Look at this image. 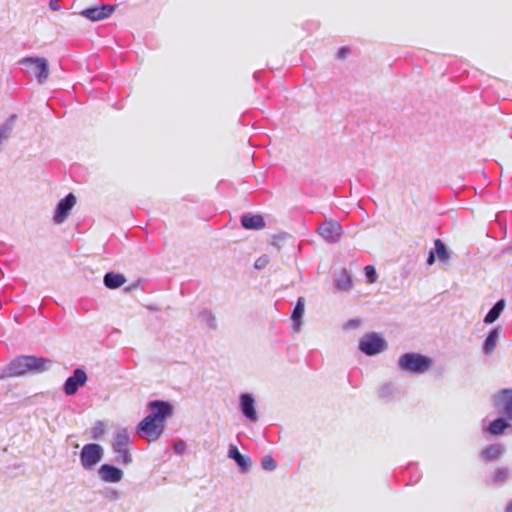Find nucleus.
Returning a JSON list of instances; mask_svg holds the SVG:
<instances>
[{"label": "nucleus", "mask_w": 512, "mask_h": 512, "mask_svg": "<svg viewBox=\"0 0 512 512\" xmlns=\"http://www.w3.org/2000/svg\"><path fill=\"white\" fill-rule=\"evenodd\" d=\"M51 360L32 355H22L13 359L1 372L0 379L19 377L28 372L41 373L48 369Z\"/></svg>", "instance_id": "1"}, {"label": "nucleus", "mask_w": 512, "mask_h": 512, "mask_svg": "<svg viewBox=\"0 0 512 512\" xmlns=\"http://www.w3.org/2000/svg\"><path fill=\"white\" fill-rule=\"evenodd\" d=\"M131 438L127 428H119L113 434L112 449L119 464L129 465L132 462L130 453Z\"/></svg>", "instance_id": "2"}, {"label": "nucleus", "mask_w": 512, "mask_h": 512, "mask_svg": "<svg viewBox=\"0 0 512 512\" xmlns=\"http://www.w3.org/2000/svg\"><path fill=\"white\" fill-rule=\"evenodd\" d=\"M399 368L410 374H422L432 366V360L426 355L409 352L400 356Z\"/></svg>", "instance_id": "3"}, {"label": "nucleus", "mask_w": 512, "mask_h": 512, "mask_svg": "<svg viewBox=\"0 0 512 512\" xmlns=\"http://www.w3.org/2000/svg\"><path fill=\"white\" fill-rule=\"evenodd\" d=\"M104 456V449L100 444L89 443L82 447L80 452V463L83 469L92 470L101 462Z\"/></svg>", "instance_id": "4"}, {"label": "nucleus", "mask_w": 512, "mask_h": 512, "mask_svg": "<svg viewBox=\"0 0 512 512\" xmlns=\"http://www.w3.org/2000/svg\"><path fill=\"white\" fill-rule=\"evenodd\" d=\"M358 348L365 355L374 356L387 349V342L379 334L371 332L361 338Z\"/></svg>", "instance_id": "5"}, {"label": "nucleus", "mask_w": 512, "mask_h": 512, "mask_svg": "<svg viewBox=\"0 0 512 512\" xmlns=\"http://www.w3.org/2000/svg\"><path fill=\"white\" fill-rule=\"evenodd\" d=\"M150 413L147 415L152 421L165 426L166 420L173 414V406L163 400H153L147 405Z\"/></svg>", "instance_id": "6"}, {"label": "nucleus", "mask_w": 512, "mask_h": 512, "mask_svg": "<svg viewBox=\"0 0 512 512\" xmlns=\"http://www.w3.org/2000/svg\"><path fill=\"white\" fill-rule=\"evenodd\" d=\"M20 65L31 68L37 81L44 84L49 77L48 61L43 57H26L20 60Z\"/></svg>", "instance_id": "7"}, {"label": "nucleus", "mask_w": 512, "mask_h": 512, "mask_svg": "<svg viewBox=\"0 0 512 512\" xmlns=\"http://www.w3.org/2000/svg\"><path fill=\"white\" fill-rule=\"evenodd\" d=\"M164 429L165 427L163 424H158L147 416L142 421H140L137 426L138 434L150 442L158 440L163 434Z\"/></svg>", "instance_id": "8"}, {"label": "nucleus", "mask_w": 512, "mask_h": 512, "mask_svg": "<svg viewBox=\"0 0 512 512\" xmlns=\"http://www.w3.org/2000/svg\"><path fill=\"white\" fill-rule=\"evenodd\" d=\"M88 380L87 373L82 368L74 369L71 376H69L63 384V391L67 396L75 395L78 390L83 387Z\"/></svg>", "instance_id": "9"}, {"label": "nucleus", "mask_w": 512, "mask_h": 512, "mask_svg": "<svg viewBox=\"0 0 512 512\" xmlns=\"http://www.w3.org/2000/svg\"><path fill=\"white\" fill-rule=\"evenodd\" d=\"M319 235L328 243H337L342 235V226L335 220H325L318 227Z\"/></svg>", "instance_id": "10"}, {"label": "nucleus", "mask_w": 512, "mask_h": 512, "mask_svg": "<svg viewBox=\"0 0 512 512\" xmlns=\"http://www.w3.org/2000/svg\"><path fill=\"white\" fill-rule=\"evenodd\" d=\"M512 479V469L507 466L497 467L485 478V484L491 487H502Z\"/></svg>", "instance_id": "11"}, {"label": "nucleus", "mask_w": 512, "mask_h": 512, "mask_svg": "<svg viewBox=\"0 0 512 512\" xmlns=\"http://www.w3.org/2000/svg\"><path fill=\"white\" fill-rule=\"evenodd\" d=\"M76 204V197L73 193L67 194L63 199H61L55 209V214L53 216V221L56 224L63 223L69 216L72 208Z\"/></svg>", "instance_id": "12"}, {"label": "nucleus", "mask_w": 512, "mask_h": 512, "mask_svg": "<svg viewBox=\"0 0 512 512\" xmlns=\"http://www.w3.org/2000/svg\"><path fill=\"white\" fill-rule=\"evenodd\" d=\"M115 10V6L111 4H105L101 6L90 7L84 9L81 15L91 21H100L108 18Z\"/></svg>", "instance_id": "13"}, {"label": "nucleus", "mask_w": 512, "mask_h": 512, "mask_svg": "<svg viewBox=\"0 0 512 512\" xmlns=\"http://www.w3.org/2000/svg\"><path fill=\"white\" fill-rule=\"evenodd\" d=\"M495 405L502 406L500 412L504 414L507 419L512 420V389L506 388L500 390L494 397Z\"/></svg>", "instance_id": "14"}, {"label": "nucleus", "mask_w": 512, "mask_h": 512, "mask_svg": "<svg viewBox=\"0 0 512 512\" xmlns=\"http://www.w3.org/2000/svg\"><path fill=\"white\" fill-rule=\"evenodd\" d=\"M99 478L107 483H117L123 478V471L111 464H103L98 469Z\"/></svg>", "instance_id": "15"}, {"label": "nucleus", "mask_w": 512, "mask_h": 512, "mask_svg": "<svg viewBox=\"0 0 512 512\" xmlns=\"http://www.w3.org/2000/svg\"><path fill=\"white\" fill-rule=\"evenodd\" d=\"M228 457L233 459L238 465L242 473H247L251 467V460L240 453L237 446L230 445L228 450Z\"/></svg>", "instance_id": "16"}, {"label": "nucleus", "mask_w": 512, "mask_h": 512, "mask_svg": "<svg viewBox=\"0 0 512 512\" xmlns=\"http://www.w3.org/2000/svg\"><path fill=\"white\" fill-rule=\"evenodd\" d=\"M254 398L250 393H243L240 396V409L243 415L250 419L256 420V411L254 408Z\"/></svg>", "instance_id": "17"}, {"label": "nucleus", "mask_w": 512, "mask_h": 512, "mask_svg": "<svg viewBox=\"0 0 512 512\" xmlns=\"http://www.w3.org/2000/svg\"><path fill=\"white\" fill-rule=\"evenodd\" d=\"M305 311V298L299 297L291 313L292 327L294 331H299L302 325V318Z\"/></svg>", "instance_id": "18"}, {"label": "nucleus", "mask_w": 512, "mask_h": 512, "mask_svg": "<svg viewBox=\"0 0 512 512\" xmlns=\"http://www.w3.org/2000/svg\"><path fill=\"white\" fill-rule=\"evenodd\" d=\"M501 328L499 326L492 328L486 336L482 350L485 355H491L497 346L500 337Z\"/></svg>", "instance_id": "19"}, {"label": "nucleus", "mask_w": 512, "mask_h": 512, "mask_svg": "<svg viewBox=\"0 0 512 512\" xmlns=\"http://www.w3.org/2000/svg\"><path fill=\"white\" fill-rule=\"evenodd\" d=\"M505 449L504 446L501 444H491L485 449H483L480 453L481 459L487 462H493L502 457L504 454Z\"/></svg>", "instance_id": "20"}, {"label": "nucleus", "mask_w": 512, "mask_h": 512, "mask_svg": "<svg viewBox=\"0 0 512 512\" xmlns=\"http://www.w3.org/2000/svg\"><path fill=\"white\" fill-rule=\"evenodd\" d=\"M334 285L340 291H349L353 286V280L347 269L343 268L339 274L334 277Z\"/></svg>", "instance_id": "21"}, {"label": "nucleus", "mask_w": 512, "mask_h": 512, "mask_svg": "<svg viewBox=\"0 0 512 512\" xmlns=\"http://www.w3.org/2000/svg\"><path fill=\"white\" fill-rule=\"evenodd\" d=\"M126 278L121 273L107 272L104 275L103 283L108 289H118L125 284Z\"/></svg>", "instance_id": "22"}, {"label": "nucleus", "mask_w": 512, "mask_h": 512, "mask_svg": "<svg viewBox=\"0 0 512 512\" xmlns=\"http://www.w3.org/2000/svg\"><path fill=\"white\" fill-rule=\"evenodd\" d=\"M506 306L505 299L498 300L492 308L488 311V313L485 315L483 322L485 324H492L494 323L501 315V313L504 311Z\"/></svg>", "instance_id": "23"}, {"label": "nucleus", "mask_w": 512, "mask_h": 512, "mask_svg": "<svg viewBox=\"0 0 512 512\" xmlns=\"http://www.w3.org/2000/svg\"><path fill=\"white\" fill-rule=\"evenodd\" d=\"M508 420L509 419H507V417L506 418H503V417L496 418L489 424L487 431L490 434L495 435V436L504 434L505 431L507 430V428H509L511 426L509 424Z\"/></svg>", "instance_id": "24"}, {"label": "nucleus", "mask_w": 512, "mask_h": 512, "mask_svg": "<svg viewBox=\"0 0 512 512\" xmlns=\"http://www.w3.org/2000/svg\"><path fill=\"white\" fill-rule=\"evenodd\" d=\"M434 253L437 256L438 260L445 263L450 259V252L446 246V244L441 239L434 240Z\"/></svg>", "instance_id": "25"}, {"label": "nucleus", "mask_w": 512, "mask_h": 512, "mask_svg": "<svg viewBox=\"0 0 512 512\" xmlns=\"http://www.w3.org/2000/svg\"><path fill=\"white\" fill-rule=\"evenodd\" d=\"M17 119V116L15 114H12L6 121L4 124H2L0 126V144L9 138L13 128H14V123Z\"/></svg>", "instance_id": "26"}, {"label": "nucleus", "mask_w": 512, "mask_h": 512, "mask_svg": "<svg viewBox=\"0 0 512 512\" xmlns=\"http://www.w3.org/2000/svg\"><path fill=\"white\" fill-rule=\"evenodd\" d=\"M200 322L205 323L210 329L217 328V320L211 310L204 309L198 314Z\"/></svg>", "instance_id": "27"}, {"label": "nucleus", "mask_w": 512, "mask_h": 512, "mask_svg": "<svg viewBox=\"0 0 512 512\" xmlns=\"http://www.w3.org/2000/svg\"><path fill=\"white\" fill-rule=\"evenodd\" d=\"M241 225L245 229H256V215L247 213L241 216Z\"/></svg>", "instance_id": "28"}, {"label": "nucleus", "mask_w": 512, "mask_h": 512, "mask_svg": "<svg viewBox=\"0 0 512 512\" xmlns=\"http://www.w3.org/2000/svg\"><path fill=\"white\" fill-rule=\"evenodd\" d=\"M261 467L266 471H274L277 463L271 455H266L261 460Z\"/></svg>", "instance_id": "29"}, {"label": "nucleus", "mask_w": 512, "mask_h": 512, "mask_svg": "<svg viewBox=\"0 0 512 512\" xmlns=\"http://www.w3.org/2000/svg\"><path fill=\"white\" fill-rule=\"evenodd\" d=\"M364 272H365V277H366L368 283L372 284L377 281L378 275H377V272H376V269L374 266H372V265L365 266Z\"/></svg>", "instance_id": "30"}, {"label": "nucleus", "mask_w": 512, "mask_h": 512, "mask_svg": "<svg viewBox=\"0 0 512 512\" xmlns=\"http://www.w3.org/2000/svg\"><path fill=\"white\" fill-rule=\"evenodd\" d=\"M287 233L275 234L271 237L270 244L277 249H280L283 241L286 239Z\"/></svg>", "instance_id": "31"}, {"label": "nucleus", "mask_w": 512, "mask_h": 512, "mask_svg": "<svg viewBox=\"0 0 512 512\" xmlns=\"http://www.w3.org/2000/svg\"><path fill=\"white\" fill-rule=\"evenodd\" d=\"M103 433H104V424L101 421H97L92 428V438L98 439L103 435Z\"/></svg>", "instance_id": "32"}, {"label": "nucleus", "mask_w": 512, "mask_h": 512, "mask_svg": "<svg viewBox=\"0 0 512 512\" xmlns=\"http://www.w3.org/2000/svg\"><path fill=\"white\" fill-rule=\"evenodd\" d=\"M186 448H187V445L183 440H178V441L174 442V444H173L174 451L179 455L183 454L185 452Z\"/></svg>", "instance_id": "33"}, {"label": "nucleus", "mask_w": 512, "mask_h": 512, "mask_svg": "<svg viewBox=\"0 0 512 512\" xmlns=\"http://www.w3.org/2000/svg\"><path fill=\"white\" fill-rule=\"evenodd\" d=\"M269 261L270 260L267 255H262V256L258 257V270H261L264 267H266L267 264L269 263Z\"/></svg>", "instance_id": "34"}, {"label": "nucleus", "mask_w": 512, "mask_h": 512, "mask_svg": "<svg viewBox=\"0 0 512 512\" xmlns=\"http://www.w3.org/2000/svg\"><path fill=\"white\" fill-rule=\"evenodd\" d=\"M350 53V49L348 47H341L337 52V58L343 60Z\"/></svg>", "instance_id": "35"}, {"label": "nucleus", "mask_w": 512, "mask_h": 512, "mask_svg": "<svg viewBox=\"0 0 512 512\" xmlns=\"http://www.w3.org/2000/svg\"><path fill=\"white\" fill-rule=\"evenodd\" d=\"M435 260H436V255H435L434 251L431 250L429 252V255H428L427 259H426V263H427V265L431 266V265H433L435 263Z\"/></svg>", "instance_id": "36"}, {"label": "nucleus", "mask_w": 512, "mask_h": 512, "mask_svg": "<svg viewBox=\"0 0 512 512\" xmlns=\"http://www.w3.org/2000/svg\"><path fill=\"white\" fill-rule=\"evenodd\" d=\"M421 478V474L418 473V472H415L413 475H412V479L410 480V484H414V483H417Z\"/></svg>", "instance_id": "37"}, {"label": "nucleus", "mask_w": 512, "mask_h": 512, "mask_svg": "<svg viewBox=\"0 0 512 512\" xmlns=\"http://www.w3.org/2000/svg\"><path fill=\"white\" fill-rule=\"evenodd\" d=\"M265 227L264 218L258 214V230L263 229Z\"/></svg>", "instance_id": "38"}, {"label": "nucleus", "mask_w": 512, "mask_h": 512, "mask_svg": "<svg viewBox=\"0 0 512 512\" xmlns=\"http://www.w3.org/2000/svg\"><path fill=\"white\" fill-rule=\"evenodd\" d=\"M49 7L52 10H54V11L58 10L59 9V5L57 3V0H51L50 3H49Z\"/></svg>", "instance_id": "39"}, {"label": "nucleus", "mask_w": 512, "mask_h": 512, "mask_svg": "<svg viewBox=\"0 0 512 512\" xmlns=\"http://www.w3.org/2000/svg\"><path fill=\"white\" fill-rule=\"evenodd\" d=\"M359 325V320L352 319L348 321L347 326L348 327H357Z\"/></svg>", "instance_id": "40"}, {"label": "nucleus", "mask_w": 512, "mask_h": 512, "mask_svg": "<svg viewBox=\"0 0 512 512\" xmlns=\"http://www.w3.org/2000/svg\"><path fill=\"white\" fill-rule=\"evenodd\" d=\"M109 497H110L111 499H118V498H119V493H118V491H116V490L111 491V492H110Z\"/></svg>", "instance_id": "41"}, {"label": "nucleus", "mask_w": 512, "mask_h": 512, "mask_svg": "<svg viewBox=\"0 0 512 512\" xmlns=\"http://www.w3.org/2000/svg\"><path fill=\"white\" fill-rule=\"evenodd\" d=\"M388 388H389V386H383V387L381 388L380 395H381L382 397H385V396H386V393H388Z\"/></svg>", "instance_id": "42"}, {"label": "nucleus", "mask_w": 512, "mask_h": 512, "mask_svg": "<svg viewBox=\"0 0 512 512\" xmlns=\"http://www.w3.org/2000/svg\"><path fill=\"white\" fill-rule=\"evenodd\" d=\"M388 388H389V386H383V387L381 388L380 395H381L382 397H385V396H386V393H388Z\"/></svg>", "instance_id": "43"}, {"label": "nucleus", "mask_w": 512, "mask_h": 512, "mask_svg": "<svg viewBox=\"0 0 512 512\" xmlns=\"http://www.w3.org/2000/svg\"><path fill=\"white\" fill-rule=\"evenodd\" d=\"M505 512H512V501H509L505 507Z\"/></svg>", "instance_id": "44"}, {"label": "nucleus", "mask_w": 512, "mask_h": 512, "mask_svg": "<svg viewBox=\"0 0 512 512\" xmlns=\"http://www.w3.org/2000/svg\"><path fill=\"white\" fill-rule=\"evenodd\" d=\"M412 469H414V465L413 464H410L408 467H407V471H411Z\"/></svg>", "instance_id": "45"}]
</instances>
